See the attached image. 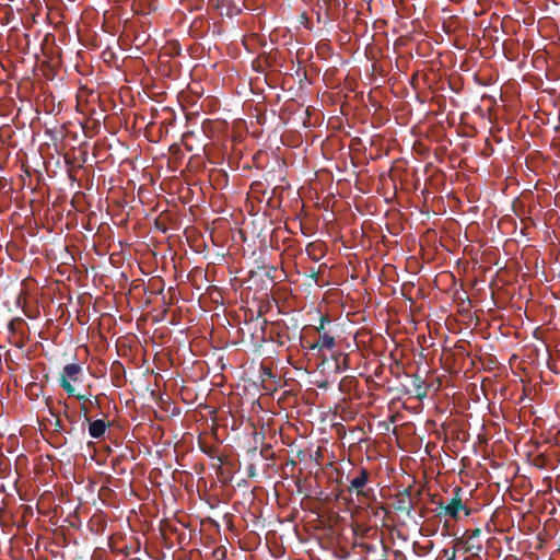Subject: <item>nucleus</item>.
<instances>
[{
    "label": "nucleus",
    "instance_id": "nucleus-1",
    "mask_svg": "<svg viewBox=\"0 0 560 560\" xmlns=\"http://www.w3.org/2000/svg\"><path fill=\"white\" fill-rule=\"evenodd\" d=\"M369 480L370 471L365 467H360L355 470V476L350 480V486L347 489L349 493L355 492L358 501L362 504L375 500L374 490L366 487Z\"/></svg>",
    "mask_w": 560,
    "mask_h": 560
},
{
    "label": "nucleus",
    "instance_id": "nucleus-2",
    "mask_svg": "<svg viewBox=\"0 0 560 560\" xmlns=\"http://www.w3.org/2000/svg\"><path fill=\"white\" fill-rule=\"evenodd\" d=\"M454 497L451 499V501L447 504H444L443 501H440L438 503L439 509L441 510L439 512V516H450L451 518L457 521L459 520V513L464 511L465 516H469L471 513V510L467 508L462 500L460 494L463 493V489L460 487H456L453 490Z\"/></svg>",
    "mask_w": 560,
    "mask_h": 560
},
{
    "label": "nucleus",
    "instance_id": "nucleus-3",
    "mask_svg": "<svg viewBox=\"0 0 560 560\" xmlns=\"http://www.w3.org/2000/svg\"><path fill=\"white\" fill-rule=\"evenodd\" d=\"M82 372L83 369L78 363H70L63 366L59 377V385L68 395H74L75 388L71 382H79Z\"/></svg>",
    "mask_w": 560,
    "mask_h": 560
},
{
    "label": "nucleus",
    "instance_id": "nucleus-4",
    "mask_svg": "<svg viewBox=\"0 0 560 560\" xmlns=\"http://www.w3.org/2000/svg\"><path fill=\"white\" fill-rule=\"evenodd\" d=\"M415 508L411 497V488H405L395 495L394 509L410 517Z\"/></svg>",
    "mask_w": 560,
    "mask_h": 560
},
{
    "label": "nucleus",
    "instance_id": "nucleus-5",
    "mask_svg": "<svg viewBox=\"0 0 560 560\" xmlns=\"http://www.w3.org/2000/svg\"><path fill=\"white\" fill-rule=\"evenodd\" d=\"M336 346V341H335V338L330 335H328L327 332H323L319 335V338L316 342H313V343H310L307 346V348L310 350H316L318 349L319 351L323 350V349H332L334 347Z\"/></svg>",
    "mask_w": 560,
    "mask_h": 560
},
{
    "label": "nucleus",
    "instance_id": "nucleus-6",
    "mask_svg": "<svg viewBox=\"0 0 560 560\" xmlns=\"http://www.w3.org/2000/svg\"><path fill=\"white\" fill-rule=\"evenodd\" d=\"M411 377L413 389L410 393L413 394L417 399L421 400L428 395L425 382L419 374H413Z\"/></svg>",
    "mask_w": 560,
    "mask_h": 560
},
{
    "label": "nucleus",
    "instance_id": "nucleus-7",
    "mask_svg": "<svg viewBox=\"0 0 560 560\" xmlns=\"http://www.w3.org/2000/svg\"><path fill=\"white\" fill-rule=\"evenodd\" d=\"M107 429V423L103 419L89 421V434L93 439H101L104 436Z\"/></svg>",
    "mask_w": 560,
    "mask_h": 560
},
{
    "label": "nucleus",
    "instance_id": "nucleus-8",
    "mask_svg": "<svg viewBox=\"0 0 560 560\" xmlns=\"http://www.w3.org/2000/svg\"><path fill=\"white\" fill-rule=\"evenodd\" d=\"M468 533V546L466 548V551H470L472 549H476L477 552L481 551L482 549V546L480 544H478L477 546L474 545V540H477V538L480 537L481 535V529L480 528H475V529H470L467 532Z\"/></svg>",
    "mask_w": 560,
    "mask_h": 560
},
{
    "label": "nucleus",
    "instance_id": "nucleus-9",
    "mask_svg": "<svg viewBox=\"0 0 560 560\" xmlns=\"http://www.w3.org/2000/svg\"><path fill=\"white\" fill-rule=\"evenodd\" d=\"M336 360V370L338 372L348 369V355H343L342 360L340 361L339 358H335Z\"/></svg>",
    "mask_w": 560,
    "mask_h": 560
},
{
    "label": "nucleus",
    "instance_id": "nucleus-10",
    "mask_svg": "<svg viewBox=\"0 0 560 560\" xmlns=\"http://www.w3.org/2000/svg\"><path fill=\"white\" fill-rule=\"evenodd\" d=\"M314 249H315V245H314V244H308V245L306 246V253L308 254V256H310V257H312V259H314V260H316V261H317V260L319 259V257H317V256H315V255L313 254V250H314Z\"/></svg>",
    "mask_w": 560,
    "mask_h": 560
},
{
    "label": "nucleus",
    "instance_id": "nucleus-11",
    "mask_svg": "<svg viewBox=\"0 0 560 560\" xmlns=\"http://www.w3.org/2000/svg\"><path fill=\"white\" fill-rule=\"evenodd\" d=\"M73 397H75L79 401H81L82 404H88L90 397L85 394H75L72 395Z\"/></svg>",
    "mask_w": 560,
    "mask_h": 560
},
{
    "label": "nucleus",
    "instance_id": "nucleus-12",
    "mask_svg": "<svg viewBox=\"0 0 560 560\" xmlns=\"http://www.w3.org/2000/svg\"><path fill=\"white\" fill-rule=\"evenodd\" d=\"M444 553V556L447 557L446 560H455V556H456V549L454 548L450 555V550L448 549H443L442 551Z\"/></svg>",
    "mask_w": 560,
    "mask_h": 560
},
{
    "label": "nucleus",
    "instance_id": "nucleus-13",
    "mask_svg": "<svg viewBox=\"0 0 560 560\" xmlns=\"http://www.w3.org/2000/svg\"><path fill=\"white\" fill-rule=\"evenodd\" d=\"M318 273H319V271H318V270H315L314 268H311V269H310L308 277H310L311 279H313L315 282H317V281H318Z\"/></svg>",
    "mask_w": 560,
    "mask_h": 560
},
{
    "label": "nucleus",
    "instance_id": "nucleus-14",
    "mask_svg": "<svg viewBox=\"0 0 560 560\" xmlns=\"http://www.w3.org/2000/svg\"><path fill=\"white\" fill-rule=\"evenodd\" d=\"M81 411L83 412L86 421H90V418L88 417L90 409L88 407V404H81Z\"/></svg>",
    "mask_w": 560,
    "mask_h": 560
},
{
    "label": "nucleus",
    "instance_id": "nucleus-15",
    "mask_svg": "<svg viewBox=\"0 0 560 560\" xmlns=\"http://www.w3.org/2000/svg\"><path fill=\"white\" fill-rule=\"evenodd\" d=\"M325 322H326V318H325V317H322V318H320V324H319V326H318V327H316V330H317V332H318L319 335H320V334H323L322 331L324 330V323H325Z\"/></svg>",
    "mask_w": 560,
    "mask_h": 560
},
{
    "label": "nucleus",
    "instance_id": "nucleus-16",
    "mask_svg": "<svg viewBox=\"0 0 560 560\" xmlns=\"http://www.w3.org/2000/svg\"><path fill=\"white\" fill-rule=\"evenodd\" d=\"M8 329H9L11 332H15V323H14V320H11V322L8 324Z\"/></svg>",
    "mask_w": 560,
    "mask_h": 560
},
{
    "label": "nucleus",
    "instance_id": "nucleus-17",
    "mask_svg": "<svg viewBox=\"0 0 560 560\" xmlns=\"http://www.w3.org/2000/svg\"><path fill=\"white\" fill-rule=\"evenodd\" d=\"M88 404H90L91 406H96V407L100 406L97 397H95L94 400L89 399Z\"/></svg>",
    "mask_w": 560,
    "mask_h": 560
},
{
    "label": "nucleus",
    "instance_id": "nucleus-18",
    "mask_svg": "<svg viewBox=\"0 0 560 560\" xmlns=\"http://www.w3.org/2000/svg\"><path fill=\"white\" fill-rule=\"evenodd\" d=\"M112 3L118 4L124 2L125 0H109Z\"/></svg>",
    "mask_w": 560,
    "mask_h": 560
},
{
    "label": "nucleus",
    "instance_id": "nucleus-19",
    "mask_svg": "<svg viewBox=\"0 0 560 560\" xmlns=\"http://www.w3.org/2000/svg\"><path fill=\"white\" fill-rule=\"evenodd\" d=\"M249 476H254V467L253 466H250V468H249Z\"/></svg>",
    "mask_w": 560,
    "mask_h": 560
},
{
    "label": "nucleus",
    "instance_id": "nucleus-20",
    "mask_svg": "<svg viewBox=\"0 0 560 560\" xmlns=\"http://www.w3.org/2000/svg\"><path fill=\"white\" fill-rule=\"evenodd\" d=\"M366 550L368 551H372V547L371 546H366Z\"/></svg>",
    "mask_w": 560,
    "mask_h": 560
}]
</instances>
